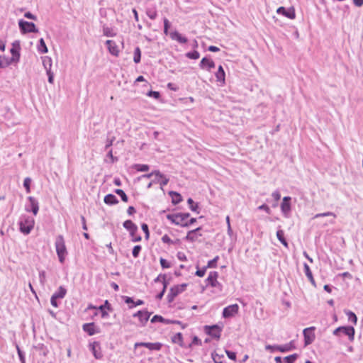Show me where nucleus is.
Wrapping results in <instances>:
<instances>
[{"label":"nucleus","instance_id":"f257e3e1","mask_svg":"<svg viewBox=\"0 0 363 363\" xmlns=\"http://www.w3.org/2000/svg\"><path fill=\"white\" fill-rule=\"evenodd\" d=\"M55 248L56 252L59 258V261L63 263L65 259V256L67 254V248L64 238L62 235H59L55 240Z\"/></svg>","mask_w":363,"mask_h":363},{"label":"nucleus","instance_id":"f03ea898","mask_svg":"<svg viewBox=\"0 0 363 363\" xmlns=\"http://www.w3.org/2000/svg\"><path fill=\"white\" fill-rule=\"evenodd\" d=\"M189 216L190 215L188 213H179L174 214H168L167 216V218L175 225L186 227L189 225V223H187V219Z\"/></svg>","mask_w":363,"mask_h":363},{"label":"nucleus","instance_id":"7ed1b4c3","mask_svg":"<svg viewBox=\"0 0 363 363\" xmlns=\"http://www.w3.org/2000/svg\"><path fill=\"white\" fill-rule=\"evenodd\" d=\"M20 230L25 234H28L34 226V219L28 216H23L19 221Z\"/></svg>","mask_w":363,"mask_h":363},{"label":"nucleus","instance_id":"20e7f679","mask_svg":"<svg viewBox=\"0 0 363 363\" xmlns=\"http://www.w3.org/2000/svg\"><path fill=\"white\" fill-rule=\"evenodd\" d=\"M21 47H12L10 50L12 57L11 58L0 57V69H4L11 65L13 62H16L19 58V50Z\"/></svg>","mask_w":363,"mask_h":363},{"label":"nucleus","instance_id":"39448f33","mask_svg":"<svg viewBox=\"0 0 363 363\" xmlns=\"http://www.w3.org/2000/svg\"><path fill=\"white\" fill-rule=\"evenodd\" d=\"M339 333H342L347 335L350 341H353L354 338V329L352 326H341L338 327L333 331V335H338Z\"/></svg>","mask_w":363,"mask_h":363},{"label":"nucleus","instance_id":"423d86ee","mask_svg":"<svg viewBox=\"0 0 363 363\" xmlns=\"http://www.w3.org/2000/svg\"><path fill=\"white\" fill-rule=\"evenodd\" d=\"M204 331L212 337L219 339L220 337L222 328L218 325H206L204 326Z\"/></svg>","mask_w":363,"mask_h":363},{"label":"nucleus","instance_id":"0eeeda50","mask_svg":"<svg viewBox=\"0 0 363 363\" xmlns=\"http://www.w3.org/2000/svg\"><path fill=\"white\" fill-rule=\"evenodd\" d=\"M186 286V284H182L172 287L167 295L168 301L169 302L172 301L178 294H179L180 293L183 292L185 290Z\"/></svg>","mask_w":363,"mask_h":363},{"label":"nucleus","instance_id":"6e6552de","mask_svg":"<svg viewBox=\"0 0 363 363\" xmlns=\"http://www.w3.org/2000/svg\"><path fill=\"white\" fill-rule=\"evenodd\" d=\"M315 327L305 328L303 331L304 337V344L306 346L311 345L315 340V335L313 331Z\"/></svg>","mask_w":363,"mask_h":363},{"label":"nucleus","instance_id":"1a4fd4ad","mask_svg":"<svg viewBox=\"0 0 363 363\" xmlns=\"http://www.w3.org/2000/svg\"><path fill=\"white\" fill-rule=\"evenodd\" d=\"M18 26L21 30L23 33H35L38 30L35 28V25L33 23L28 22L23 20H20L18 22Z\"/></svg>","mask_w":363,"mask_h":363},{"label":"nucleus","instance_id":"9d476101","mask_svg":"<svg viewBox=\"0 0 363 363\" xmlns=\"http://www.w3.org/2000/svg\"><path fill=\"white\" fill-rule=\"evenodd\" d=\"M239 306L238 304H233L225 307L223 311V317L228 318L234 316L238 313Z\"/></svg>","mask_w":363,"mask_h":363},{"label":"nucleus","instance_id":"9b49d317","mask_svg":"<svg viewBox=\"0 0 363 363\" xmlns=\"http://www.w3.org/2000/svg\"><path fill=\"white\" fill-rule=\"evenodd\" d=\"M30 205L26 206V211H31L35 216L37 215L39 210V204L38 201L33 196H29L28 198Z\"/></svg>","mask_w":363,"mask_h":363},{"label":"nucleus","instance_id":"f8f14e48","mask_svg":"<svg viewBox=\"0 0 363 363\" xmlns=\"http://www.w3.org/2000/svg\"><path fill=\"white\" fill-rule=\"evenodd\" d=\"M162 345L160 342H136L134 345L135 348L138 347H145L150 350H157L159 351L161 350Z\"/></svg>","mask_w":363,"mask_h":363},{"label":"nucleus","instance_id":"ddd939ff","mask_svg":"<svg viewBox=\"0 0 363 363\" xmlns=\"http://www.w3.org/2000/svg\"><path fill=\"white\" fill-rule=\"evenodd\" d=\"M218 277V274L217 272H211L206 279L208 284L211 285L212 287H218L220 289L221 284L217 280Z\"/></svg>","mask_w":363,"mask_h":363},{"label":"nucleus","instance_id":"4468645a","mask_svg":"<svg viewBox=\"0 0 363 363\" xmlns=\"http://www.w3.org/2000/svg\"><path fill=\"white\" fill-rule=\"evenodd\" d=\"M277 13L278 14H281L289 19H294L296 17L295 11L293 7L286 9L284 6H280L277 9Z\"/></svg>","mask_w":363,"mask_h":363},{"label":"nucleus","instance_id":"2eb2a0df","mask_svg":"<svg viewBox=\"0 0 363 363\" xmlns=\"http://www.w3.org/2000/svg\"><path fill=\"white\" fill-rule=\"evenodd\" d=\"M150 314L151 313H148L146 311H139L135 314H133V316L138 317L141 325L144 326L147 322L148 319L150 318Z\"/></svg>","mask_w":363,"mask_h":363},{"label":"nucleus","instance_id":"dca6fc26","mask_svg":"<svg viewBox=\"0 0 363 363\" xmlns=\"http://www.w3.org/2000/svg\"><path fill=\"white\" fill-rule=\"evenodd\" d=\"M291 197L285 196L283 199V201L281 204V209L282 213L285 216H287L288 213L291 211V205H290Z\"/></svg>","mask_w":363,"mask_h":363},{"label":"nucleus","instance_id":"f3484780","mask_svg":"<svg viewBox=\"0 0 363 363\" xmlns=\"http://www.w3.org/2000/svg\"><path fill=\"white\" fill-rule=\"evenodd\" d=\"M90 347L94 357L98 359H101L103 355L99 342H94Z\"/></svg>","mask_w":363,"mask_h":363},{"label":"nucleus","instance_id":"a211bd4d","mask_svg":"<svg viewBox=\"0 0 363 363\" xmlns=\"http://www.w3.org/2000/svg\"><path fill=\"white\" fill-rule=\"evenodd\" d=\"M296 349L295 342L294 340L289 342V343H286L284 345H278L277 347V350L281 352H287L289 351H291L293 350Z\"/></svg>","mask_w":363,"mask_h":363},{"label":"nucleus","instance_id":"6ab92c4d","mask_svg":"<svg viewBox=\"0 0 363 363\" xmlns=\"http://www.w3.org/2000/svg\"><path fill=\"white\" fill-rule=\"evenodd\" d=\"M123 225L127 230L130 232L131 236H134L135 232L138 230L137 225L130 220H125Z\"/></svg>","mask_w":363,"mask_h":363},{"label":"nucleus","instance_id":"aec40b11","mask_svg":"<svg viewBox=\"0 0 363 363\" xmlns=\"http://www.w3.org/2000/svg\"><path fill=\"white\" fill-rule=\"evenodd\" d=\"M200 67L202 69L210 71L212 68L215 67V63L211 60L203 57L200 62Z\"/></svg>","mask_w":363,"mask_h":363},{"label":"nucleus","instance_id":"412c9836","mask_svg":"<svg viewBox=\"0 0 363 363\" xmlns=\"http://www.w3.org/2000/svg\"><path fill=\"white\" fill-rule=\"evenodd\" d=\"M83 330L87 333L89 335H93L96 333H99V330H96L95 325L94 323H85L83 325Z\"/></svg>","mask_w":363,"mask_h":363},{"label":"nucleus","instance_id":"4be33fe9","mask_svg":"<svg viewBox=\"0 0 363 363\" xmlns=\"http://www.w3.org/2000/svg\"><path fill=\"white\" fill-rule=\"evenodd\" d=\"M170 36L173 40H177L179 43H181V44L185 43L187 41L186 38L183 36L182 34H180L177 31L171 33Z\"/></svg>","mask_w":363,"mask_h":363},{"label":"nucleus","instance_id":"5701e85b","mask_svg":"<svg viewBox=\"0 0 363 363\" xmlns=\"http://www.w3.org/2000/svg\"><path fill=\"white\" fill-rule=\"evenodd\" d=\"M303 267H304V272H305L306 276L308 277V280L312 284V285L315 286V281L314 280L312 272H311L309 266L306 263H304Z\"/></svg>","mask_w":363,"mask_h":363},{"label":"nucleus","instance_id":"b1692460","mask_svg":"<svg viewBox=\"0 0 363 363\" xmlns=\"http://www.w3.org/2000/svg\"><path fill=\"white\" fill-rule=\"evenodd\" d=\"M41 58H42L43 65L44 68L45 69L46 72L51 71V67H52L51 57H50L48 56H45V57H42Z\"/></svg>","mask_w":363,"mask_h":363},{"label":"nucleus","instance_id":"393cba45","mask_svg":"<svg viewBox=\"0 0 363 363\" xmlns=\"http://www.w3.org/2000/svg\"><path fill=\"white\" fill-rule=\"evenodd\" d=\"M104 202L108 205H113L118 203V200L113 194H109L104 197Z\"/></svg>","mask_w":363,"mask_h":363},{"label":"nucleus","instance_id":"a878e982","mask_svg":"<svg viewBox=\"0 0 363 363\" xmlns=\"http://www.w3.org/2000/svg\"><path fill=\"white\" fill-rule=\"evenodd\" d=\"M146 13H147V16L150 19L155 20L157 18V16L156 7L153 6V7H148V8H147Z\"/></svg>","mask_w":363,"mask_h":363},{"label":"nucleus","instance_id":"bb28decb","mask_svg":"<svg viewBox=\"0 0 363 363\" xmlns=\"http://www.w3.org/2000/svg\"><path fill=\"white\" fill-rule=\"evenodd\" d=\"M169 195L172 197V201L174 204H177L182 201V196L175 191H169Z\"/></svg>","mask_w":363,"mask_h":363},{"label":"nucleus","instance_id":"cd10ccee","mask_svg":"<svg viewBox=\"0 0 363 363\" xmlns=\"http://www.w3.org/2000/svg\"><path fill=\"white\" fill-rule=\"evenodd\" d=\"M216 77L218 82H225V72L221 65L219 66L218 69L216 73Z\"/></svg>","mask_w":363,"mask_h":363},{"label":"nucleus","instance_id":"c85d7f7f","mask_svg":"<svg viewBox=\"0 0 363 363\" xmlns=\"http://www.w3.org/2000/svg\"><path fill=\"white\" fill-rule=\"evenodd\" d=\"M172 341L174 343H177V344H179L180 346H182L183 345L182 334L181 333H178L175 334L172 337Z\"/></svg>","mask_w":363,"mask_h":363},{"label":"nucleus","instance_id":"c756f323","mask_svg":"<svg viewBox=\"0 0 363 363\" xmlns=\"http://www.w3.org/2000/svg\"><path fill=\"white\" fill-rule=\"evenodd\" d=\"M284 231L282 230H278L277 232V237L278 240L285 246L288 247V242H286V239L284 237Z\"/></svg>","mask_w":363,"mask_h":363},{"label":"nucleus","instance_id":"7c9ffc66","mask_svg":"<svg viewBox=\"0 0 363 363\" xmlns=\"http://www.w3.org/2000/svg\"><path fill=\"white\" fill-rule=\"evenodd\" d=\"M66 293L67 290L64 287L60 286L57 291H56L52 295H54L57 298H62L66 295Z\"/></svg>","mask_w":363,"mask_h":363},{"label":"nucleus","instance_id":"2f4dec72","mask_svg":"<svg viewBox=\"0 0 363 363\" xmlns=\"http://www.w3.org/2000/svg\"><path fill=\"white\" fill-rule=\"evenodd\" d=\"M105 308H106L108 310H111V305L107 300L105 301V303L104 305H101L99 308V309L102 312L103 317H105L108 315V313L104 311Z\"/></svg>","mask_w":363,"mask_h":363},{"label":"nucleus","instance_id":"473e14b6","mask_svg":"<svg viewBox=\"0 0 363 363\" xmlns=\"http://www.w3.org/2000/svg\"><path fill=\"white\" fill-rule=\"evenodd\" d=\"M153 175L159 177H164V174H162L159 170H155L150 174H144L142 176V177L149 179L152 177Z\"/></svg>","mask_w":363,"mask_h":363},{"label":"nucleus","instance_id":"72a5a7b5","mask_svg":"<svg viewBox=\"0 0 363 363\" xmlns=\"http://www.w3.org/2000/svg\"><path fill=\"white\" fill-rule=\"evenodd\" d=\"M345 314L347 315L349 320L352 322L354 324L357 323V318L353 312L348 311L345 312Z\"/></svg>","mask_w":363,"mask_h":363},{"label":"nucleus","instance_id":"f704fd0d","mask_svg":"<svg viewBox=\"0 0 363 363\" xmlns=\"http://www.w3.org/2000/svg\"><path fill=\"white\" fill-rule=\"evenodd\" d=\"M200 230V228H198L195 230H191L188 233L187 235L186 236V240H190V241H194L196 240V236H195V233L196 231Z\"/></svg>","mask_w":363,"mask_h":363},{"label":"nucleus","instance_id":"c9c22d12","mask_svg":"<svg viewBox=\"0 0 363 363\" xmlns=\"http://www.w3.org/2000/svg\"><path fill=\"white\" fill-rule=\"evenodd\" d=\"M140 57H141V52L138 47L136 48L134 52V57L133 60L135 63H139L140 62Z\"/></svg>","mask_w":363,"mask_h":363},{"label":"nucleus","instance_id":"e433bc0d","mask_svg":"<svg viewBox=\"0 0 363 363\" xmlns=\"http://www.w3.org/2000/svg\"><path fill=\"white\" fill-rule=\"evenodd\" d=\"M115 192H116V194H117L118 195H119L121 197V199L123 201H124V202L128 201V196L123 190L118 189L115 190Z\"/></svg>","mask_w":363,"mask_h":363},{"label":"nucleus","instance_id":"4c0bfd02","mask_svg":"<svg viewBox=\"0 0 363 363\" xmlns=\"http://www.w3.org/2000/svg\"><path fill=\"white\" fill-rule=\"evenodd\" d=\"M327 216H333V218H336L335 213H334L333 212L328 211V212L322 213H317L314 216L313 218H318L320 217H327Z\"/></svg>","mask_w":363,"mask_h":363},{"label":"nucleus","instance_id":"58836bf2","mask_svg":"<svg viewBox=\"0 0 363 363\" xmlns=\"http://www.w3.org/2000/svg\"><path fill=\"white\" fill-rule=\"evenodd\" d=\"M187 203L189 205V208L192 211H196L199 208L198 203H195L192 199L189 198L187 200Z\"/></svg>","mask_w":363,"mask_h":363},{"label":"nucleus","instance_id":"ea45409f","mask_svg":"<svg viewBox=\"0 0 363 363\" xmlns=\"http://www.w3.org/2000/svg\"><path fill=\"white\" fill-rule=\"evenodd\" d=\"M297 358H298V354H293L291 355L286 357L284 358V361L286 362V363H294Z\"/></svg>","mask_w":363,"mask_h":363},{"label":"nucleus","instance_id":"a19ab883","mask_svg":"<svg viewBox=\"0 0 363 363\" xmlns=\"http://www.w3.org/2000/svg\"><path fill=\"white\" fill-rule=\"evenodd\" d=\"M186 56L190 59H194V60H196V59H198L200 56L199 52L197 51H192V52H189L186 54Z\"/></svg>","mask_w":363,"mask_h":363},{"label":"nucleus","instance_id":"79ce46f5","mask_svg":"<svg viewBox=\"0 0 363 363\" xmlns=\"http://www.w3.org/2000/svg\"><path fill=\"white\" fill-rule=\"evenodd\" d=\"M211 357L215 363H223L220 359L221 357H223V354L220 355L216 352H213Z\"/></svg>","mask_w":363,"mask_h":363},{"label":"nucleus","instance_id":"37998d69","mask_svg":"<svg viewBox=\"0 0 363 363\" xmlns=\"http://www.w3.org/2000/svg\"><path fill=\"white\" fill-rule=\"evenodd\" d=\"M109 52L117 57L120 52V50L118 49V47H107Z\"/></svg>","mask_w":363,"mask_h":363},{"label":"nucleus","instance_id":"c03bdc74","mask_svg":"<svg viewBox=\"0 0 363 363\" xmlns=\"http://www.w3.org/2000/svg\"><path fill=\"white\" fill-rule=\"evenodd\" d=\"M135 169L139 172H146L149 170L150 167L147 164H136Z\"/></svg>","mask_w":363,"mask_h":363},{"label":"nucleus","instance_id":"a18cd8bd","mask_svg":"<svg viewBox=\"0 0 363 363\" xmlns=\"http://www.w3.org/2000/svg\"><path fill=\"white\" fill-rule=\"evenodd\" d=\"M30 183H31V179L29 177H27L24 179L23 186L26 188L27 193H30Z\"/></svg>","mask_w":363,"mask_h":363},{"label":"nucleus","instance_id":"49530a36","mask_svg":"<svg viewBox=\"0 0 363 363\" xmlns=\"http://www.w3.org/2000/svg\"><path fill=\"white\" fill-rule=\"evenodd\" d=\"M141 251V246L140 245H135L133 249V256L136 258L138 257L140 252Z\"/></svg>","mask_w":363,"mask_h":363},{"label":"nucleus","instance_id":"de8ad7c7","mask_svg":"<svg viewBox=\"0 0 363 363\" xmlns=\"http://www.w3.org/2000/svg\"><path fill=\"white\" fill-rule=\"evenodd\" d=\"M218 256H216L215 258H213L212 260H210L208 261V264H207V267H209V268H213V267H216V262L218 259Z\"/></svg>","mask_w":363,"mask_h":363},{"label":"nucleus","instance_id":"09e8293b","mask_svg":"<svg viewBox=\"0 0 363 363\" xmlns=\"http://www.w3.org/2000/svg\"><path fill=\"white\" fill-rule=\"evenodd\" d=\"M160 262L163 269H167L171 267L170 264L164 258H160Z\"/></svg>","mask_w":363,"mask_h":363},{"label":"nucleus","instance_id":"8fccbe9b","mask_svg":"<svg viewBox=\"0 0 363 363\" xmlns=\"http://www.w3.org/2000/svg\"><path fill=\"white\" fill-rule=\"evenodd\" d=\"M116 138L113 136L111 138H107L106 140V144L105 145V149H108L111 146L113 145V141L115 140Z\"/></svg>","mask_w":363,"mask_h":363},{"label":"nucleus","instance_id":"3c124183","mask_svg":"<svg viewBox=\"0 0 363 363\" xmlns=\"http://www.w3.org/2000/svg\"><path fill=\"white\" fill-rule=\"evenodd\" d=\"M141 228H142V230H143V232L145 233V238L148 239L150 234H149V230H148L147 225L145 223H143L141 225Z\"/></svg>","mask_w":363,"mask_h":363},{"label":"nucleus","instance_id":"603ef678","mask_svg":"<svg viewBox=\"0 0 363 363\" xmlns=\"http://www.w3.org/2000/svg\"><path fill=\"white\" fill-rule=\"evenodd\" d=\"M258 209L259 210H263V211H264L268 214L271 213V210H270L269 207L267 205H266V204H262V205L259 206L258 207Z\"/></svg>","mask_w":363,"mask_h":363},{"label":"nucleus","instance_id":"864d4df0","mask_svg":"<svg viewBox=\"0 0 363 363\" xmlns=\"http://www.w3.org/2000/svg\"><path fill=\"white\" fill-rule=\"evenodd\" d=\"M164 318L161 316V315H155L152 317V318L151 319V322L152 323H155L157 321H160V322H162V321H164Z\"/></svg>","mask_w":363,"mask_h":363},{"label":"nucleus","instance_id":"5fc2aeb1","mask_svg":"<svg viewBox=\"0 0 363 363\" xmlns=\"http://www.w3.org/2000/svg\"><path fill=\"white\" fill-rule=\"evenodd\" d=\"M104 33L106 36H113L115 35V33H113V31L108 28H104Z\"/></svg>","mask_w":363,"mask_h":363},{"label":"nucleus","instance_id":"6e6d98bb","mask_svg":"<svg viewBox=\"0 0 363 363\" xmlns=\"http://www.w3.org/2000/svg\"><path fill=\"white\" fill-rule=\"evenodd\" d=\"M225 353L230 359L234 361L236 359V354L235 352L229 350H225Z\"/></svg>","mask_w":363,"mask_h":363},{"label":"nucleus","instance_id":"4d7b16f0","mask_svg":"<svg viewBox=\"0 0 363 363\" xmlns=\"http://www.w3.org/2000/svg\"><path fill=\"white\" fill-rule=\"evenodd\" d=\"M17 350H18V354L19 356V359H20L21 363H25L24 354H23V352L20 350L18 346H17Z\"/></svg>","mask_w":363,"mask_h":363},{"label":"nucleus","instance_id":"13d9d810","mask_svg":"<svg viewBox=\"0 0 363 363\" xmlns=\"http://www.w3.org/2000/svg\"><path fill=\"white\" fill-rule=\"evenodd\" d=\"M162 240L164 243L172 244L173 241L170 239V238L167 235H164L162 238Z\"/></svg>","mask_w":363,"mask_h":363},{"label":"nucleus","instance_id":"bf43d9fd","mask_svg":"<svg viewBox=\"0 0 363 363\" xmlns=\"http://www.w3.org/2000/svg\"><path fill=\"white\" fill-rule=\"evenodd\" d=\"M206 268L207 267H203L202 269H198L196 272V275L199 277H203L205 273H206Z\"/></svg>","mask_w":363,"mask_h":363},{"label":"nucleus","instance_id":"052dcab7","mask_svg":"<svg viewBox=\"0 0 363 363\" xmlns=\"http://www.w3.org/2000/svg\"><path fill=\"white\" fill-rule=\"evenodd\" d=\"M39 278H40V283L42 284H44V283L45 281V271L40 272V273H39Z\"/></svg>","mask_w":363,"mask_h":363},{"label":"nucleus","instance_id":"680f3d73","mask_svg":"<svg viewBox=\"0 0 363 363\" xmlns=\"http://www.w3.org/2000/svg\"><path fill=\"white\" fill-rule=\"evenodd\" d=\"M147 96H152L155 99H158L160 97V94L158 91H150L147 93Z\"/></svg>","mask_w":363,"mask_h":363},{"label":"nucleus","instance_id":"e2e57ef3","mask_svg":"<svg viewBox=\"0 0 363 363\" xmlns=\"http://www.w3.org/2000/svg\"><path fill=\"white\" fill-rule=\"evenodd\" d=\"M166 287H167V284H166V282L164 281V286H163L162 291L159 294H157V296H156L157 299H161L163 297L164 294L165 292Z\"/></svg>","mask_w":363,"mask_h":363},{"label":"nucleus","instance_id":"0e129e2a","mask_svg":"<svg viewBox=\"0 0 363 363\" xmlns=\"http://www.w3.org/2000/svg\"><path fill=\"white\" fill-rule=\"evenodd\" d=\"M272 196L276 202H277L281 198V195L278 191H274L272 193Z\"/></svg>","mask_w":363,"mask_h":363},{"label":"nucleus","instance_id":"69168bd1","mask_svg":"<svg viewBox=\"0 0 363 363\" xmlns=\"http://www.w3.org/2000/svg\"><path fill=\"white\" fill-rule=\"evenodd\" d=\"M177 257L181 261L186 260V257L184 252H177Z\"/></svg>","mask_w":363,"mask_h":363},{"label":"nucleus","instance_id":"338daca9","mask_svg":"<svg viewBox=\"0 0 363 363\" xmlns=\"http://www.w3.org/2000/svg\"><path fill=\"white\" fill-rule=\"evenodd\" d=\"M46 72L48 76V82L52 84L54 81V74L51 71H47Z\"/></svg>","mask_w":363,"mask_h":363},{"label":"nucleus","instance_id":"774afa93","mask_svg":"<svg viewBox=\"0 0 363 363\" xmlns=\"http://www.w3.org/2000/svg\"><path fill=\"white\" fill-rule=\"evenodd\" d=\"M162 179L161 181H160V184L162 187L164 186H166L169 182V179L166 178L164 175V177H160Z\"/></svg>","mask_w":363,"mask_h":363}]
</instances>
